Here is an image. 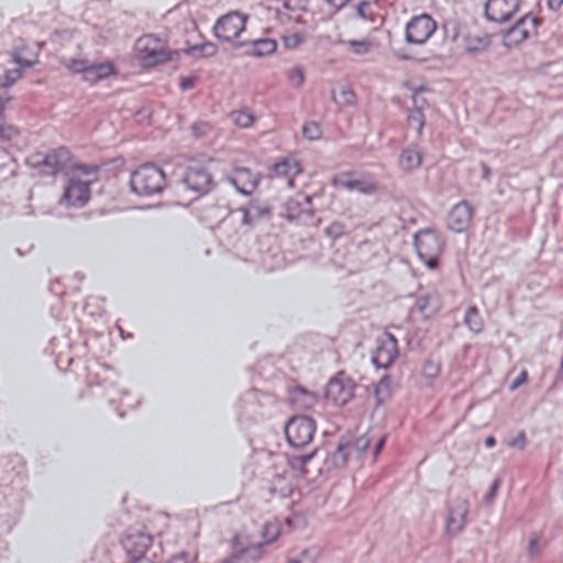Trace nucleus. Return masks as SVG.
I'll return each instance as SVG.
<instances>
[{"label":"nucleus","instance_id":"obj_38","mask_svg":"<svg viewBox=\"0 0 563 563\" xmlns=\"http://www.w3.org/2000/svg\"><path fill=\"white\" fill-rule=\"evenodd\" d=\"M305 41V35L299 32L285 34L282 36V42L286 49H295Z\"/></svg>","mask_w":563,"mask_h":563},{"label":"nucleus","instance_id":"obj_52","mask_svg":"<svg viewBox=\"0 0 563 563\" xmlns=\"http://www.w3.org/2000/svg\"><path fill=\"white\" fill-rule=\"evenodd\" d=\"M528 380V372L527 369H522L519 376L511 383L510 389L516 390L521 385H523Z\"/></svg>","mask_w":563,"mask_h":563},{"label":"nucleus","instance_id":"obj_28","mask_svg":"<svg viewBox=\"0 0 563 563\" xmlns=\"http://www.w3.org/2000/svg\"><path fill=\"white\" fill-rule=\"evenodd\" d=\"M352 450L353 445L349 441L340 442L334 452L328 457V462L334 468H342L346 465Z\"/></svg>","mask_w":563,"mask_h":563},{"label":"nucleus","instance_id":"obj_9","mask_svg":"<svg viewBox=\"0 0 563 563\" xmlns=\"http://www.w3.org/2000/svg\"><path fill=\"white\" fill-rule=\"evenodd\" d=\"M542 23V19L533 16L531 12L526 13L505 31L504 46L508 48L518 46L528 40L532 32L537 34V30Z\"/></svg>","mask_w":563,"mask_h":563},{"label":"nucleus","instance_id":"obj_45","mask_svg":"<svg viewBox=\"0 0 563 563\" xmlns=\"http://www.w3.org/2000/svg\"><path fill=\"white\" fill-rule=\"evenodd\" d=\"M289 80L294 86L300 87L305 81L303 69L300 66L295 67L289 75Z\"/></svg>","mask_w":563,"mask_h":563},{"label":"nucleus","instance_id":"obj_8","mask_svg":"<svg viewBox=\"0 0 563 563\" xmlns=\"http://www.w3.org/2000/svg\"><path fill=\"white\" fill-rule=\"evenodd\" d=\"M247 20V14L236 10L230 11L217 19L212 33L220 41L233 43V40L245 30Z\"/></svg>","mask_w":563,"mask_h":563},{"label":"nucleus","instance_id":"obj_57","mask_svg":"<svg viewBox=\"0 0 563 563\" xmlns=\"http://www.w3.org/2000/svg\"><path fill=\"white\" fill-rule=\"evenodd\" d=\"M168 563H189L188 555L185 553L174 555Z\"/></svg>","mask_w":563,"mask_h":563},{"label":"nucleus","instance_id":"obj_21","mask_svg":"<svg viewBox=\"0 0 563 563\" xmlns=\"http://www.w3.org/2000/svg\"><path fill=\"white\" fill-rule=\"evenodd\" d=\"M423 155L419 144L412 143L405 147L398 158V166L406 173L418 169L422 164Z\"/></svg>","mask_w":563,"mask_h":563},{"label":"nucleus","instance_id":"obj_40","mask_svg":"<svg viewBox=\"0 0 563 563\" xmlns=\"http://www.w3.org/2000/svg\"><path fill=\"white\" fill-rule=\"evenodd\" d=\"M212 130V125L206 121L195 122L191 125V133L196 139L207 136Z\"/></svg>","mask_w":563,"mask_h":563},{"label":"nucleus","instance_id":"obj_59","mask_svg":"<svg viewBox=\"0 0 563 563\" xmlns=\"http://www.w3.org/2000/svg\"><path fill=\"white\" fill-rule=\"evenodd\" d=\"M481 168H482V178L484 180H488L490 175H492L490 167L485 162H482L481 163Z\"/></svg>","mask_w":563,"mask_h":563},{"label":"nucleus","instance_id":"obj_49","mask_svg":"<svg viewBox=\"0 0 563 563\" xmlns=\"http://www.w3.org/2000/svg\"><path fill=\"white\" fill-rule=\"evenodd\" d=\"M197 82V76H187V77H180L179 80V88L183 91L190 90L195 87Z\"/></svg>","mask_w":563,"mask_h":563},{"label":"nucleus","instance_id":"obj_30","mask_svg":"<svg viewBox=\"0 0 563 563\" xmlns=\"http://www.w3.org/2000/svg\"><path fill=\"white\" fill-rule=\"evenodd\" d=\"M355 16L372 24L380 26L384 22L382 15L373 11L372 4L368 1H361L355 8Z\"/></svg>","mask_w":563,"mask_h":563},{"label":"nucleus","instance_id":"obj_60","mask_svg":"<svg viewBox=\"0 0 563 563\" xmlns=\"http://www.w3.org/2000/svg\"><path fill=\"white\" fill-rule=\"evenodd\" d=\"M563 4V0H547V5L550 10L556 11Z\"/></svg>","mask_w":563,"mask_h":563},{"label":"nucleus","instance_id":"obj_4","mask_svg":"<svg viewBox=\"0 0 563 563\" xmlns=\"http://www.w3.org/2000/svg\"><path fill=\"white\" fill-rule=\"evenodd\" d=\"M140 62L144 68H152L169 60H178L179 49H169L162 41L153 35L146 34L137 41Z\"/></svg>","mask_w":563,"mask_h":563},{"label":"nucleus","instance_id":"obj_26","mask_svg":"<svg viewBox=\"0 0 563 563\" xmlns=\"http://www.w3.org/2000/svg\"><path fill=\"white\" fill-rule=\"evenodd\" d=\"M295 487L292 476L289 474H277L271 484V492L273 495L279 497L290 496Z\"/></svg>","mask_w":563,"mask_h":563},{"label":"nucleus","instance_id":"obj_35","mask_svg":"<svg viewBox=\"0 0 563 563\" xmlns=\"http://www.w3.org/2000/svg\"><path fill=\"white\" fill-rule=\"evenodd\" d=\"M407 121L409 125H416V131L418 136H421L423 133V128L426 125V118L423 111L420 109H412L408 111Z\"/></svg>","mask_w":563,"mask_h":563},{"label":"nucleus","instance_id":"obj_61","mask_svg":"<svg viewBox=\"0 0 563 563\" xmlns=\"http://www.w3.org/2000/svg\"><path fill=\"white\" fill-rule=\"evenodd\" d=\"M538 539L534 538L532 540H530V543H529V551L531 554H537L538 551H539V547H538Z\"/></svg>","mask_w":563,"mask_h":563},{"label":"nucleus","instance_id":"obj_10","mask_svg":"<svg viewBox=\"0 0 563 563\" xmlns=\"http://www.w3.org/2000/svg\"><path fill=\"white\" fill-rule=\"evenodd\" d=\"M438 24L429 13L412 16L405 27V41L408 44L423 45L434 34Z\"/></svg>","mask_w":563,"mask_h":563},{"label":"nucleus","instance_id":"obj_7","mask_svg":"<svg viewBox=\"0 0 563 563\" xmlns=\"http://www.w3.org/2000/svg\"><path fill=\"white\" fill-rule=\"evenodd\" d=\"M316 429L314 419L307 416H295L285 427L286 439L291 446L303 448L312 441Z\"/></svg>","mask_w":563,"mask_h":563},{"label":"nucleus","instance_id":"obj_54","mask_svg":"<svg viewBox=\"0 0 563 563\" xmlns=\"http://www.w3.org/2000/svg\"><path fill=\"white\" fill-rule=\"evenodd\" d=\"M240 126L247 128L253 122V117L249 113L241 112L236 119Z\"/></svg>","mask_w":563,"mask_h":563},{"label":"nucleus","instance_id":"obj_34","mask_svg":"<svg viewBox=\"0 0 563 563\" xmlns=\"http://www.w3.org/2000/svg\"><path fill=\"white\" fill-rule=\"evenodd\" d=\"M341 43L349 45L351 51L360 56L368 54L373 47V43L369 40H349L341 41Z\"/></svg>","mask_w":563,"mask_h":563},{"label":"nucleus","instance_id":"obj_1","mask_svg":"<svg viewBox=\"0 0 563 563\" xmlns=\"http://www.w3.org/2000/svg\"><path fill=\"white\" fill-rule=\"evenodd\" d=\"M280 534L277 519H269L262 526L261 540L253 541L246 533H238L232 540V553L222 563H253L262 558L263 547L274 542Z\"/></svg>","mask_w":563,"mask_h":563},{"label":"nucleus","instance_id":"obj_2","mask_svg":"<svg viewBox=\"0 0 563 563\" xmlns=\"http://www.w3.org/2000/svg\"><path fill=\"white\" fill-rule=\"evenodd\" d=\"M129 185L140 197L159 195L166 188V174L155 163H145L131 173Z\"/></svg>","mask_w":563,"mask_h":563},{"label":"nucleus","instance_id":"obj_42","mask_svg":"<svg viewBox=\"0 0 563 563\" xmlns=\"http://www.w3.org/2000/svg\"><path fill=\"white\" fill-rule=\"evenodd\" d=\"M489 45V40L486 37H475L472 40V44H468L466 51L470 53H476Z\"/></svg>","mask_w":563,"mask_h":563},{"label":"nucleus","instance_id":"obj_29","mask_svg":"<svg viewBox=\"0 0 563 563\" xmlns=\"http://www.w3.org/2000/svg\"><path fill=\"white\" fill-rule=\"evenodd\" d=\"M291 404L299 410H306L314 406L317 397L313 393L301 387L295 388L290 394Z\"/></svg>","mask_w":563,"mask_h":563},{"label":"nucleus","instance_id":"obj_31","mask_svg":"<svg viewBox=\"0 0 563 563\" xmlns=\"http://www.w3.org/2000/svg\"><path fill=\"white\" fill-rule=\"evenodd\" d=\"M441 373V362L437 358H427L421 367V377L426 386H432Z\"/></svg>","mask_w":563,"mask_h":563},{"label":"nucleus","instance_id":"obj_11","mask_svg":"<svg viewBox=\"0 0 563 563\" xmlns=\"http://www.w3.org/2000/svg\"><path fill=\"white\" fill-rule=\"evenodd\" d=\"M312 197L303 196L301 200L297 198H289L280 205L279 217L289 222L298 224H309L314 216V210L311 208Z\"/></svg>","mask_w":563,"mask_h":563},{"label":"nucleus","instance_id":"obj_22","mask_svg":"<svg viewBox=\"0 0 563 563\" xmlns=\"http://www.w3.org/2000/svg\"><path fill=\"white\" fill-rule=\"evenodd\" d=\"M252 45V52L249 53L254 57H264L275 53L277 48V42L273 38L262 37L254 41H239L234 42L232 47L239 49L243 46Z\"/></svg>","mask_w":563,"mask_h":563},{"label":"nucleus","instance_id":"obj_51","mask_svg":"<svg viewBox=\"0 0 563 563\" xmlns=\"http://www.w3.org/2000/svg\"><path fill=\"white\" fill-rule=\"evenodd\" d=\"M287 563H314V559L308 550H305L300 553L298 559H291Z\"/></svg>","mask_w":563,"mask_h":563},{"label":"nucleus","instance_id":"obj_43","mask_svg":"<svg viewBox=\"0 0 563 563\" xmlns=\"http://www.w3.org/2000/svg\"><path fill=\"white\" fill-rule=\"evenodd\" d=\"M89 63L85 59H71L67 65L68 69L75 74L85 75L86 69L88 68Z\"/></svg>","mask_w":563,"mask_h":563},{"label":"nucleus","instance_id":"obj_14","mask_svg":"<svg viewBox=\"0 0 563 563\" xmlns=\"http://www.w3.org/2000/svg\"><path fill=\"white\" fill-rule=\"evenodd\" d=\"M521 0H487L484 8L488 21L503 24L519 11Z\"/></svg>","mask_w":563,"mask_h":563},{"label":"nucleus","instance_id":"obj_24","mask_svg":"<svg viewBox=\"0 0 563 563\" xmlns=\"http://www.w3.org/2000/svg\"><path fill=\"white\" fill-rule=\"evenodd\" d=\"M12 60L21 68H31L38 63L37 54H35L23 40L15 44L11 52Z\"/></svg>","mask_w":563,"mask_h":563},{"label":"nucleus","instance_id":"obj_37","mask_svg":"<svg viewBox=\"0 0 563 563\" xmlns=\"http://www.w3.org/2000/svg\"><path fill=\"white\" fill-rule=\"evenodd\" d=\"M302 135L309 141H317L321 139L322 131L317 122H307L302 125Z\"/></svg>","mask_w":563,"mask_h":563},{"label":"nucleus","instance_id":"obj_41","mask_svg":"<svg viewBox=\"0 0 563 563\" xmlns=\"http://www.w3.org/2000/svg\"><path fill=\"white\" fill-rule=\"evenodd\" d=\"M73 168L74 170L80 172L82 175H95L92 181L97 179V174L100 169L98 165H89L82 163L75 164Z\"/></svg>","mask_w":563,"mask_h":563},{"label":"nucleus","instance_id":"obj_53","mask_svg":"<svg viewBox=\"0 0 563 563\" xmlns=\"http://www.w3.org/2000/svg\"><path fill=\"white\" fill-rule=\"evenodd\" d=\"M180 53H184L189 56H198L201 58L200 44L188 45L187 47L183 48Z\"/></svg>","mask_w":563,"mask_h":563},{"label":"nucleus","instance_id":"obj_16","mask_svg":"<svg viewBox=\"0 0 563 563\" xmlns=\"http://www.w3.org/2000/svg\"><path fill=\"white\" fill-rule=\"evenodd\" d=\"M236 211L242 213V225L249 228H254L260 222L268 221L272 218L271 206L258 198L251 199L246 205L239 207Z\"/></svg>","mask_w":563,"mask_h":563},{"label":"nucleus","instance_id":"obj_63","mask_svg":"<svg viewBox=\"0 0 563 563\" xmlns=\"http://www.w3.org/2000/svg\"><path fill=\"white\" fill-rule=\"evenodd\" d=\"M316 455V450L311 452L310 454H307L300 459L301 464L306 465L313 456Z\"/></svg>","mask_w":563,"mask_h":563},{"label":"nucleus","instance_id":"obj_62","mask_svg":"<svg viewBox=\"0 0 563 563\" xmlns=\"http://www.w3.org/2000/svg\"><path fill=\"white\" fill-rule=\"evenodd\" d=\"M495 444H496V439H495V437L489 435V437H487V438L485 439V445H486L487 448H493V446H495Z\"/></svg>","mask_w":563,"mask_h":563},{"label":"nucleus","instance_id":"obj_44","mask_svg":"<svg viewBox=\"0 0 563 563\" xmlns=\"http://www.w3.org/2000/svg\"><path fill=\"white\" fill-rule=\"evenodd\" d=\"M201 58L213 57L218 53V46L210 41H206L200 44Z\"/></svg>","mask_w":563,"mask_h":563},{"label":"nucleus","instance_id":"obj_19","mask_svg":"<svg viewBox=\"0 0 563 563\" xmlns=\"http://www.w3.org/2000/svg\"><path fill=\"white\" fill-rule=\"evenodd\" d=\"M122 545L132 560L146 559L145 553L152 545V537L141 531H132L125 534Z\"/></svg>","mask_w":563,"mask_h":563},{"label":"nucleus","instance_id":"obj_13","mask_svg":"<svg viewBox=\"0 0 563 563\" xmlns=\"http://www.w3.org/2000/svg\"><path fill=\"white\" fill-rule=\"evenodd\" d=\"M398 357V342L390 333H383L376 340V347L372 356L375 366L388 368Z\"/></svg>","mask_w":563,"mask_h":563},{"label":"nucleus","instance_id":"obj_64","mask_svg":"<svg viewBox=\"0 0 563 563\" xmlns=\"http://www.w3.org/2000/svg\"><path fill=\"white\" fill-rule=\"evenodd\" d=\"M384 443H385V439H384V438H382V439L378 441L377 445H376L375 454H378V452H379V451L382 450V448L384 446Z\"/></svg>","mask_w":563,"mask_h":563},{"label":"nucleus","instance_id":"obj_17","mask_svg":"<svg viewBox=\"0 0 563 563\" xmlns=\"http://www.w3.org/2000/svg\"><path fill=\"white\" fill-rule=\"evenodd\" d=\"M354 397V384L343 375L329 380L325 387V398L336 406L347 404Z\"/></svg>","mask_w":563,"mask_h":563},{"label":"nucleus","instance_id":"obj_55","mask_svg":"<svg viewBox=\"0 0 563 563\" xmlns=\"http://www.w3.org/2000/svg\"><path fill=\"white\" fill-rule=\"evenodd\" d=\"M369 445V439L367 437H360L358 439H356L353 448L355 446L357 451H360L361 453L364 452Z\"/></svg>","mask_w":563,"mask_h":563},{"label":"nucleus","instance_id":"obj_27","mask_svg":"<svg viewBox=\"0 0 563 563\" xmlns=\"http://www.w3.org/2000/svg\"><path fill=\"white\" fill-rule=\"evenodd\" d=\"M417 306L424 318H431L441 309L442 301L437 294H429L419 297L417 300Z\"/></svg>","mask_w":563,"mask_h":563},{"label":"nucleus","instance_id":"obj_15","mask_svg":"<svg viewBox=\"0 0 563 563\" xmlns=\"http://www.w3.org/2000/svg\"><path fill=\"white\" fill-rule=\"evenodd\" d=\"M92 180L84 181L70 177L60 198V203L68 207H84L90 199V184Z\"/></svg>","mask_w":563,"mask_h":563},{"label":"nucleus","instance_id":"obj_18","mask_svg":"<svg viewBox=\"0 0 563 563\" xmlns=\"http://www.w3.org/2000/svg\"><path fill=\"white\" fill-rule=\"evenodd\" d=\"M474 217V208L467 200H461L450 210L446 227L450 231L462 233L466 231Z\"/></svg>","mask_w":563,"mask_h":563},{"label":"nucleus","instance_id":"obj_50","mask_svg":"<svg viewBox=\"0 0 563 563\" xmlns=\"http://www.w3.org/2000/svg\"><path fill=\"white\" fill-rule=\"evenodd\" d=\"M443 31L445 33V36L451 38V42H455L457 40L459 30L455 23H444Z\"/></svg>","mask_w":563,"mask_h":563},{"label":"nucleus","instance_id":"obj_25","mask_svg":"<svg viewBox=\"0 0 563 563\" xmlns=\"http://www.w3.org/2000/svg\"><path fill=\"white\" fill-rule=\"evenodd\" d=\"M272 172L277 177H295L301 173V167L298 161L284 157L273 164Z\"/></svg>","mask_w":563,"mask_h":563},{"label":"nucleus","instance_id":"obj_33","mask_svg":"<svg viewBox=\"0 0 563 563\" xmlns=\"http://www.w3.org/2000/svg\"><path fill=\"white\" fill-rule=\"evenodd\" d=\"M467 509L464 508L459 516L456 517L453 511L450 512L448 519H446V531L451 534H455L460 532L465 523V517H466Z\"/></svg>","mask_w":563,"mask_h":563},{"label":"nucleus","instance_id":"obj_20","mask_svg":"<svg viewBox=\"0 0 563 563\" xmlns=\"http://www.w3.org/2000/svg\"><path fill=\"white\" fill-rule=\"evenodd\" d=\"M350 173L336 175L332 178V185L336 188H344L349 191H358L363 195H373L377 191V185L374 181L361 179H347Z\"/></svg>","mask_w":563,"mask_h":563},{"label":"nucleus","instance_id":"obj_46","mask_svg":"<svg viewBox=\"0 0 563 563\" xmlns=\"http://www.w3.org/2000/svg\"><path fill=\"white\" fill-rule=\"evenodd\" d=\"M19 131L12 125H4V122H0V137L4 140H11L13 136L18 135Z\"/></svg>","mask_w":563,"mask_h":563},{"label":"nucleus","instance_id":"obj_39","mask_svg":"<svg viewBox=\"0 0 563 563\" xmlns=\"http://www.w3.org/2000/svg\"><path fill=\"white\" fill-rule=\"evenodd\" d=\"M345 233V225L340 221L332 222L324 229V234L332 240H338Z\"/></svg>","mask_w":563,"mask_h":563},{"label":"nucleus","instance_id":"obj_12","mask_svg":"<svg viewBox=\"0 0 563 563\" xmlns=\"http://www.w3.org/2000/svg\"><path fill=\"white\" fill-rule=\"evenodd\" d=\"M225 179L239 194L251 196L260 186L262 176L249 167L235 166Z\"/></svg>","mask_w":563,"mask_h":563},{"label":"nucleus","instance_id":"obj_32","mask_svg":"<svg viewBox=\"0 0 563 563\" xmlns=\"http://www.w3.org/2000/svg\"><path fill=\"white\" fill-rule=\"evenodd\" d=\"M464 322L467 325V328L474 333L482 332L484 327L483 320L476 307H470L466 310L464 316Z\"/></svg>","mask_w":563,"mask_h":563},{"label":"nucleus","instance_id":"obj_23","mask_svg":"<svg viewBox=\"0 0 563 563\" xmlns=\"http://www.w3.org/2000/svg\"><path fill=\"white\" fill-rule=\"evenodd\" d=\"M117 73V68L111 62L92 63L89 64L82 79L90 85H95L112 75H115Z\"/></svg>","mask_w":563,"mask_h":563},{"label":"nucleus","instance_id":"obj_56","mask_svg":"<svg viewBox=\"0 0 563 563\" xmlns=\"http://www.w3.org/2000/svg\"><path fill=\"white\" fill-rule=\"evenodd\" d=\"M12 100V97L8 93L0 95V122L3 121L4 115L3 111L7 107V104Z\"/></svg>","mask_w":563,"mask_h":563},{"label":"nucleus","instance_id":"obj_6","mask_svg":"<svg viewBox=\"0 0 563 563\" xmlns=\"http://www.w3.org/2000/svg\"><path fill=\"white\" fill-rule=\"evenodd\" d=\"M70 157L68 148L60 146L45 154L35 153L29 158V164L41 176H55L67 166Z\"/></svg>","mask_w":563,"mask_h":563},{"label":"nucleus","instance_id":"obj_47","mask_svg":"<svg viewBox=\"0 0 563 563\" xmlns=\"http://www.w3.org/2000/svg\"><path fill=\"white\" fill-rule=\"evenodd\" d=\"M509 448L525 449L527 444V435L525 431H520L517 437L510 440L508 443Z\"/></svg>","mask_w":563,"mask_h":563},{"label":"nucleus","instance_id":"obj_36","mask_svg":"<svg viewBox=\"0 0 563 563\" xmlns=\"http://www.w3.org/2000/svg\"><path fill=\"white\" fill-rule=\"evenodd\" d=\"M22 76L23 74L20 68L5 70L4 74L0 75V89L13 86Z\"/></svg>","mask_w":563,"mask_h":563},{"label":"nucleus","instance_id":"obj_58","mask_svg":"<svg viewBox=\"0 0 563 563\" xmlns=\"http://www.w3.org/2000/svg\"><path fill=\"white\" fill-rule=\"evenodd\" d=\"M389 384H390L389 378L387 376L383 377L376 387V394H379L380 390H383V389H388Z\"/></svg>","mask_w":563,"mask_h":563},{"label":"nucleus","instance_id":"obj_5","mask_svg":"<svg viewBox=\"0 0 563 563\" xmlns=\"http://www.w3.org/2000/svg\"><path fill=\"white\" fill-rule=\"evenodd\" d=\"M178 185L196 195V198L208 195L216 188L213 176L206 164L195 162L188 165L179 176Z\"/></svg>","mask_w":563,"mask_h":563},{"label":"nucleus","instance_id":"obj_48","mask_svg":"<svg viewBox=\"0 0 563 563\" xmlns=\"http://www.w3.org/2000/svg\"><path fill=\"white\" fill-rule=\"evenodd\" d=\"M424 90H426V88L423 86H420L419 88H417L415 90V93L412 96V101L415 104L413 109H420L421 111H423V108L429 106L428 101L424 98H421V99L418 98V93L422 92Z\"/></svg>","mask_w":563,"mask_h":563},{"label":"nucleus","instance_id":"obj_3","mask_svg":"<svg viewBox=\"0 0 563 563\" xmlns=\"http://www.w3.org/2000/svg\"><path fill=\"white\" fill-rule=\"evenodd\" d=\"M413 246L418 257L430 269L439 266L444 250V240L434 228H423L413 234Z\"/></svg>","mask_w":563,"mask_h":563}]
</instances>
